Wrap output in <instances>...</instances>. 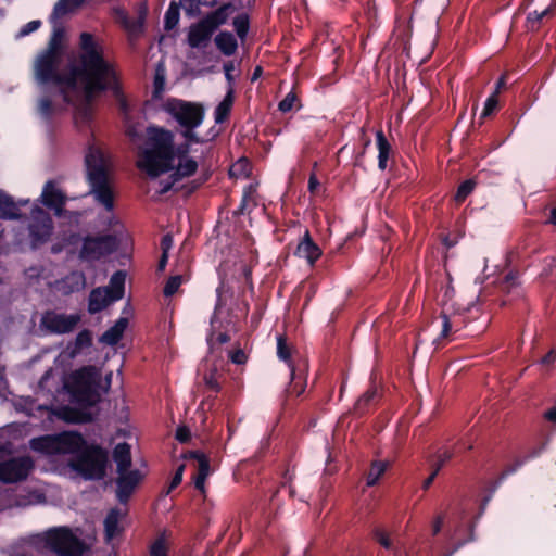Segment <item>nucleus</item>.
Masks as SVG:
<instances>
[{
	"instance_id": "obj_21",
	"label": "nucleus",
	"mask_w": 556,
	"mask_h": 556,
	"mask_svg": "<svg viewBox=\"0 0 556 556\" xmlns=\"http://www.w3.org/2000/svg\"><path fill=\"white\" fill-rule=\"evenodd\" d=\"M113 302L115 301L111 299L103 288H94L88 298V312L90 314L100 313Z\"/></svg>"
},
{
	"instance_id": "obj_35",
	"label": "nucleus",
	"mask_w": 556,
	"mask_h": 556,
	"mask_svg": "<svg viewBox=\"0 0 556 556\" xmlns=\"http://www.w3.org/2000/svg\"><path fill=\"white\" fill-rule=\"evenodd\" d=\"M440 318L442 319V329L439 337L435 339V342L438 343L441 340L448 338L454 328L455 331L459 330L457 324V319L459 318V316H454V318L452 319L444 311H442L440 314Z\"/></svg>"
},
{
	"instance_id": "obj_44",
	"label": "nucleus",
	"mask_w": 556,
	"mask_h": 556,
	"mask_svg": "<svg viewBox=\"0 0 556 556\" xmlns=\"http://www.w3.org/2000/svg\"><path fill=\"white\" fill-rule=\"evenodd\" d=\"M219 376L220 375L218 374V370L215 367L211 368L203 376L205 387L214 393H218L220 391V384L218 380Z\"/></svg>"
},
{
	"instance_id": "obj_52",
	"label": "nucleus",
	"mask_w": 556,
	"mask_h": 556,
	"mask_svg": "<svg viewBox=\"0 0 556 556\" xmlns=\"http://www.w3.org/2000/svg\"><path fill=\"white\" fill-rule=\"evenodd\" d=\"M372 538L377 543H379L386 549H391L393 546V543H392L389 534L381 528H375L372 530Z\"/></svg>"
},
{
	"instance_id": "obj_40",
	"label": "nucleus",
	"mask_w": 556,
	"mask_h": 556,
	"mask_svg": "<svg viewBox=\"0 0 556 556\" xmlns=\"http://www.w3.org/2000/svg\"><path fill=\"white\" fill-rule=\"evenodd\" d=\"M389 466L388 462L375 460L371 463L370 470L367 475V485H375L380 477L386 472Z\"/></svg>"
},
{
	"instance_id": "obj_18",
	"label": "nucleus",
	"mask_w": 556,
	"mask_h": 556,
	"mask_svg": "<svg viewBox=\"0 0 556 556\" xmlns=\"http://www.w3.org/2000/svg\"><path fill=\"white\" fill-rule=\"evenodd\" d=\"M88 408L63 406L59 409L58 416L68 424H89L94 420V416Z\"/></svg>"
},
{
	"instance_id": "obj_14",
	"label": "nucleus",
	"mask_w": 556,
	"mask_h": 556,
	"mask_svg": "<svg viewBox=\"0 0 556 556\" xmlns=\"http://www.w3.org/2000/svg\"><path fill=\"white\" fill-rule=\"evenodd\" d=\"M215 30L203 20L190 25L187 34V43L192 49L206 48Z\"/></svg>"
},
{
	"instance_id": "obj_29",
	"label": "nucleus",
	"mask_w": 556,
	"mask_h": 556,
	"mask_svg": "<svg viewBox=\"0 0 556 556\" xmlns=\"http://www.w3.org/2000/svg\"><path fill=\"white\" fill-rule=\"evenodd\" d=\"M198 167L199 164L194 159L178 160V164H174V169L170 170L172 178H174V180H182L184 178L191 177L197 173Z\"/></svg>"
},
{
	"instance_id": "obj_48",
	"label": "nucleus",
	"mask_w": 556,
	"mask_h": 556,
	"mask_svg": "<svg viewBox=\"0 0 556 556\" xmlns=\"http://www.w3.org/2000/svg\"><path fill=\"white\" fill-rule=\"evenodd\" d=\"M497 108H498V96H497V90H495L492 94H490L486 98L480 118H486V117L491 116L497 110Z\"/></svg>"
},
{
	"instance_id": "obj_50",
	"label": "nucleus",
	"mask_w": 556,
	"mask_h": 556,
	"mask_svg": "<svg viewBox=\"0 0 556 556\" xmlns=\"http://www.w3.org/2000/svg\"><path fill=\"white\" fill-rule=\"evenodd\" d=\"M167 551L168 548L164 535L156 538L149 548L150 556H167Z\"/></svg>"
},
{
	"instance_id": "obj_7",
	"label": "nucleus",
	"mask_w": 556,
	"mask_h": 556,
	"mask_svg": "<svg viewBox=\"0 0 556 556\" xmlns=\"http://www.w3.org/2000/svg\"><path fill=\"white\" fill-rule=\"evenodd\" d=\"M45 546L58 556H81L83 542L67 527L48 530L43 535Z\"/></svg>"
},
{
	"instance_id": "obj_38",
	"label": "nucleus",
	"mask_w": 556,
	"mask_h": 556,
	"mask_svg": "<svg viewBox=\"0 0 556 556\" xmlns=\"http://www.w3.org/2000/svg\"><path fill=\"white\" fill-rule=\"evenodd\" d=\"M180 12L179 4L172 1L164 16V29L169 31L176 28L179 23Z\"/></svg>"
},
{
	"instance_id": "obj_20",
	"label": "nucleus",
	"mask_w": 556,
	"mask_h": 556,
	"mask_svg": "<svg viewBox=\"0 0 556 556\" xmlns=\"http://www.w3.org/2000/svg\"><path fill=\"white\" fill-rule=\"evenodd\" d=\"M238 38L229 30H222L214 37L216 49L225 56L236 54L238 50Z\"/></svg>"
},
{
	"instance_id": "obj_13",
	"label": "nucleus",
	"mask_w": 556,
	"mask_h": 556,
	"mask_svg": "<svg viewBox=\"0 0 556 556\" xmlns=\"http://www.w3.org/2000/svg\"><path fill=\"white\" fill-rule=\"evenodd\" d=\"M143 479V475L138 469H128L118 473L116 479V497L119 503L127 504L135 489Z\"/></svg>"
},
{
	"instance_id": "obj_57",
	"label": "nucleus",
	"mask_w": 556,
	"mask_h": 556,
	"mask_svg": "<svg viewBox=\"0 0 556 556\" xmlns=\"http://www.w3.org/2000/svg\"><path fill=\"white\" fill-rule=\"evenodd\" d=\"M230 341V337L227 332H219L216 337L214 332L207 337V343L213 346L214 344H225Z\"/></svg>"
},
{
	"instance_id": "obj_22",
	"label": "nucleus",
	"mask_w": 556,
	"mask_h": 556,
	"mask_svg": "<svg viewBox=\"0 0 556 556\" xmlns=\"http://www.w3.org/2000/svg\"><path fill=\"white\" fill-rule=\"evenodd\" d=\"M22 214L14 199L0 189V218L7 220L20 219Z\"/></svg>"
},
{
	"instance_id": "obj_17",
	"label": "nucleus",
	"mask_w": 556,
	"mask_h": 556,
	"mask_svg": "<svg viewBox=\"0 0 556 556\" xmlns=\"http://www.w3.org/2000/svg\"><path fill=\"white\" fill-rule=\"evenodd\" d=\"M124 513L118 507L111 508L103 521L104 538L109 542L124 532V527L121 526L119 520L124 517Z\"/></svg>"
},
{
	"instance_id": "obj_24",
	"label": "nucleus",
	"mask_w": 556,
	"mask_h": 556,
	"mask_svg": "<svg viewBox=\"0 0 556 556\" xmlns=\"http://www.w3.org/2000/svg\"><path fill=\"white\" fill-rule=\"evenodd\" d=\"M233 103H235V89L232 86H230V87H228V90H227L224 99L215 108L214 119H215L216 124H223L229 118Z\"/></svg>"
},
{
	"instance_id": "obj_23",
	"label": "nucleus",
	"mask_w": 556,
	"mask_h": 556,
	"mask_svg": "<svg viewBox=\"0 0 556 556\" xmlns=\"http://www.w3.org/2000/svg\"><path fill=\"white\" fill-rule=\"evenodd\" d=\"M128 326V319L126 317H119L115 324L105 330L100 337V342L108 345L117 344Z\"/></svg>"
},
{
	"instance_id": "obj_26",
	"label": "nucleus",
	"mask_w": 556,
	"mask_h": 556,
	"mask_svg": "<svg viewBox=\"0 0 556 556\" xmlns=\"http://www.w3.org/2000/svg\"><path fill=\"white\" fill-rule=\"evenodd\" d=\"M126 273L116 270L110 278L109 287L103 288L114 301H119L125 293Z\"/></svg>"
},
{
	"instance_id": "obj_32",
	"label": "nucleus",
	"mask_w": 556,
	"mask_h": 556,
	"mask_svg": "<svg viewBox=\"0 0 556 556\" xmlns=\"http://www.w3.org/2000/svg\"><path fill=\"white\" fill-rule=\"evenodd\" d=\"M184 139H185V141L177 146L175 144V140L173 141V163L175 162L176 159H178L179 161H182L185 159H190L189 154L191 152V146L204 143V141H205L200 136H199L198 141H191L188 138H184Z\"/></svg>"
},
{
	"instance_id": "obj_28",
	"label": "nucleus",
	"mask_w": 556,
	"mask_h": 556,
	"mask_svg": "<svg viewBox=\"0 0 556 556\" xmlns=\"http://www.w3.org/2000/svg\"><path fill=\"white\" fill-rule=\"evenodd\" d=\"M232 27L236 33V37L240 40L242 45L248 39L250 28H251V17L248 12H240L232 18Z\"/></svg>"
},
{
	"instance_id": "obj_54",
	"label": "nucleus",
	"mask_w": 556,
	"mask_h": 556,
	"mask_svg": "<svg viewBox=\"0 0 556 556\" xmlns=\"http://www.w3.org/2000/svg\"><path fill=\"white\" fill-rule=\"evenodd\" d=\"M54 112L52 100L49 97H42L39 100V113L46 118L50 119Z\"/></svg>"
},
{
	"instance_id": "obj_33",
	"label": "nucleus",
	"mask_w": 556,
	"mask_h": 556,
	"mask_svg": "<svg viewBox=\"0 0 556 556\" xmlns=\"http://www.w3.org/2000/svg\"><path fill=\"white\" fill-rule=\"evenodd\" d=\"M215 31L228 22V14L220 7L206 13L202 17Z\"/></svg>"
},
{
	"instance_id": "obj_42",
	"label": "nucleus",
	"mask_w": 556,
	"mask_h": 556,
	"mask_svg": "<svg viewBox=\"0 0 556 556\" xmlns=\"http://www.w3.org/2000/svg\"><path fill=\"white\" fill-rule=\"evenodd\" d=\"M92 345V332L89 329H84L76 336L73 353H80L83 350Z\"/></svg>"
},
{
	"instance_id": "obj_3",
	"label": "nucleus",
	"mask_w": 556,
	"mask_h": 556,
	"mask_svg": "<svg viewBox=\"0 0 556 556\" xmlns=\"http://www.w3.org/2000/svg\"><path fill=\"white\" fill-rule=\"evenodd\" d=\"M100 383V371L94 366H84L71 374L64 388L72 402L83 407H93L101 401Z\"/></svg>"
},
{
	"instance_id": "obj_10",
	"label": "nucleus",
	"mask_w": 556,
	"mask_h": 556,
	"mask_svg": "<svg viewBox=\"0 0 556 556\" xmlns=\"http://www.w3.org/2000/svg\"><path fill=\"white\" fill-rule=\"evenodd\" d=\"M34 468V462L28 456L13 457L0 462V481L16 483L25 480Z\"/></svg>"
},
{
	"instance_id": "obj_9",
	"label": "nucleus",
	"mask_w": 556,
	"mask_h": 556,
	"mask_svg": "<svg viewBox=\"0 0 556 556\" xmlns=\"http://www.w3.org/2000/svg\"><path fill=\"white\" fill-rule=\"evenodd\" d=\"M53 219L48 212L41 207L31 210V220L28 224V235L31 249L36 250L47 243L53 232Z\"/></svg>"
},
{
	"instance_id": "obj_64",
	"label": "nucleus",
	"mask_w": 556,
	"mask_h": 556,
	"mask_svg": "<svg viewBox=\"0 0 556 556\" xmlns=\"http://www.w3.org/2000/svg\"><path fill=\"white\" fill-rule=\"evenodd\" d=\"M444 522V516L438 515L432 522V535L439 534Z\"/></svg>"
},
{
	"instance_id": "obj_51",
	"label": "nucleus",
	"mask_w": 556,
	"mask_h": 556,
	"mask_svg": "<svg viewBox=\"0 0 556 556\" xmlns=\"http://www.w3.org/2000/svg\"><path fill=\"white\" fill-rule=\"evenodd\" d=\"M181 282H182V276H180V275H175V276L169 277L164 286L163 294L166 298L173 296L178 291Z\"/></svg>"
},
{
	"instance_id": "obj_25",
	"label": "nucleus",
	"mask_w": 556,
	"mask_h": 556,
	"mask_svg": "<svg viewBox=\"0 0 556 556\" xmlns=\"http://www.w3.org/2000/svg\"><path fill=\"white\" fill-rule=\"evenodd\" d=\"M113 458L116 463L117 473L127 471L131 467L130 445L126 442L118 443L113 450Z\"/></svg>"
},
{
	"instance_id": "obj_45",
	"label": "nucleus",
	"mask_w": 556,
	"mask_h": 556,
	"mask_svg": "<svg viewBox=\"0 0 556 556\" xmlns=\"http://www.w3.org/2000/svg\"><path fill=\"white\" fill-rule=\"evenodd\" d=\"M525 464L526 460L523 458H518L513 464L507 465L496 479L494 488H498L508 476L515 473Z\"/></svg>"
},
{
	"instance_id": "obj_62",
	"label": "nucleus",
	"mask_w": 556,
	"mask_h": 556,
	"mask_svg": "<svg viewBox=\"0 0 556 556\" xmlns=\"http://www.w3.org/2000/svg\"><path fill=\"white\" fill-rule=\"evenodd\" d=\"M160 245H161L162 253L168 254V251L173 247V237L169 233L164 235L161 239Z\"/></svg>"
},
{
	"instance_id": "obj_30",
	"label": "nucleus",
	"mask_w": 556,
	"mask_h": 556,
	"mask_svg": "<svg viewBox=\"0 0 556 556\" xmlns=\"http://www.w3.org/2000/svg\"><path fill=\"white\" fill-rule=\"evenodd\" d=\"M290 376H291V381H290L289 387L287 388L286 392L289 395L300 396L305 391L306 379L302 374H300L298 371L295 366L290 368Z\"/></svg>"
},
{
	"instance_id": "obj_1",
	"label": "nucleus",
	"mask_w": 556,
	"mask_h": 556,
	"mask_svg": "<svg viewBox=\"0 0 556 556\" xmlns=\"http://www.w3.org/2000/svg\"><path fill=\"white\" fill-rule=\"evenodd\" d=\"M53 24L48 45L34 63L36 83L46 90L55 88L56 93L68 105L74 103L71 91L76 90L78 84L84 88L87 100L106 91H112L116 97L121 96L117 72L104 58L103 48L90 33L80 34L76 62L68 65L66 73L60 72L65 29L56 23Z\"/></svg>"
},
{
	"instance_id": "obj_4",
	"label": "nucleus",
	"mask_w": 556,
	"mask_h": 556,
	"mask_svg": "<svg viewBox=\"0 0 556 556\" xmlns=\"http://www.w3.org/2000/svg\"><path fill=\"white\" fill-rule=\"evenodd\" d=\"M89 193L104 206L108 212L114 208V192L110 185L109 173L100 152L89 150L85 156Z\"/></svg>"
},
{
	"instance_id": "obj_61",
	"label": "nucleus",
	"mask_w": 556,
	"mask_h": 556,
	"mask_svg": "<svg viewBox=\"0 0 556 556\" xmlns=\"http://www.w3.org/2000/svg\"><path fill=\"white\" fill-rule=\"evenodd\" d=\"M179 180H174V178H172V174L168 176L167 179H163L160 181V185H161V190H160V194H165L167 193L168 191L172 190L173 186L178 182Z\"/></svg>"
},
{
	"instance_id": "obj_56",
	"label": "nucleus",
	"mask_w": 556,
	"mask_h": 556,
	"mask_svg": "<svg viewBox=\"0 0 556 556\" xmlns=\"http://www.w3.org/2000/svg\"><path fill=\"white\" fill-rule=\"evenodd\" d=\"M250 199H251V186H249L244 189L240 205L238 206V208L235 211L233 214L237 216L243 215L247 211V205H248V202L250 201Z\"/></svg>"
},
{
	"instance_id": "obj_39",
	"label": "nucleus",
	"mask_w": 556,
	"mask_h": 556,
	"mask_svg": "<svg viewBox=\"0 0 556 556\" xmlns=\"http://www.w3.org/2000/svg\"><path fill=\"white\" fill-rule=\"evenodd\" d=\"M122 21L127 30L131 34H139L143 30L146 13L141 12L136 18H130L126 13H122Z\"/></svg>"
},
{
	"instance_id": "obj_60",
	"label": "nucleus",
	"mask_w": 556,
	"mask_h": 556,
	"mask_svg": "<svg viewBox=\"0 0 556 556\" xmlns=\"http://www.w3.org/2000/svg\"><path fill=\"white\" fill-rule=\"evenodd\" d=\"M231 362L237 365L244 364L247 362V355L243 352V350L238 349L236 351H232L229 355Z\"/></svg>"
},
{
	"instance_id": "obj_36",
	"label": "nucleus",
	"mask_w": 556,
	"mask_h": 556,
	"mask_svg": "<svg viewBox=\"0 0 556 556\" xmlns=\"http://www.w3.org/2000/svg\"><path fill=\"white\" fill-rule=\"evenodd\" d=\"M188 458L198 462L197 475L208 477L211 472L210 458L201 451H190L187 455Z\"/></svg>"
},
{
	"instance_id": "obj_31",
	"label": "nucleus",
	"mask_w": 556,
	"mask_h": 556,
	"mask_svg": "<svg viewBox=\"0 0 556 556\" xmlns=\"http://www.w3.org/2000/svg\"><path fill=\"white\" fill-rule=\"evenodd\" d=\"M81 0H59L53 8L50 21L51 23H56L59 17H62L70 12H72L75 8L79 7Z\"/></svg>"
},
{
	"instance_id": "obj_16",
	"label": "nucleus",
	"mask_w": 556,
	"mask_h": 556,
	"mask_svg": "<svg viewBox=\"0 0 556 556\" xmlns=\"http://www.w3.org/2000/svg\"><path fill=\"white\" fill-rule=\"evenodd\" d=\"M294 254L305 258L309 266H314L321 256V249L314 242L308 229L305 230L303 238L298 243Z\"/></svg>"
},
{
	"instance_id": "obj_5",
	"label": "nucleus",
	"mask_w": 556,
	"mask_h": 556,
	"mask_svg": "<svg viewBox=\"0 0 556 556\" xmlns=\"http://www.w3.org/2000/svg\"><path fill=\"white\" fill-rule=\"evenodd\" d=\"M109 454L97 443H87L86 446L72 457L70 467L85 480L99 481L106 476Z\"/></svg>"
},
{
	"instance_id": "obj_58",
	"label": "nucleus",
	"mask_w": 556,
	"mask_h": 556,
	"mask_svg": "<svg viewBox=\"0 0 556 556\" xmlns=\"http://www.w3.org/2000/svg\"><path fill=\"white\" fill-rule=\"evenodd\" d=\"M83 92L85 93V91L83 90ZM99 94H97L92 100H87L86 96L84 94V98H85V104L78 109V113L80 114L81 118L86 122L90 121L91 118V109H90V105L91 103L94 101V99L98 97Z\"/></svg>"
},
{
	"instance_id": "obj_19",
	"label": "nucleus",
	"mask_w": 556,
	"mask_h": 556,
	"mask_svg": "<svg viewBox=\"0 0 556 556\" xmlns=\"http://www.w3.org/2000/svg\"><path fill=\"white\" fill-rule=\"evenodd\" d=\"M30 448L45 455H59L56 433L45 434L33 438L29 442Z\"/></svg>"
},
{
	"instance_id": "obj_46",
	"label": "nucleus",
	"mask_w": 556,
	"mask_h": 556,
	"mask_svg": "<svg viewBox=\"0 0 556 556\" xmlns=\"http://www.w3.org/2000/svg\"><path fill=\"white\" fill-rule=\"evenodd\" d=\"M454 453L448 448L439 450L434 456V459H431V468H438V473L443 468V466L452 459Z\"/></svg>"
},
{
	"instance_id": "obj_37",
	"label": "nucleus",
	"mask_w": 556,
	"mask_h": 556,
	"mask_svg": "<svg viewBox=\"0 0 556 556\" xmlns=\"http://www.w3.org/2000/svg\"><path fill=\"white\" fill-rule=\"evenodd\" d=\"M556 13V9L554 5H549L547 7L546 9H544L543 11L539 12V11H533V12H530L527 16V22L530 24V28L532 30H535L539 28L541 22L543 21V18L545 17H552L554 16Z\"/></svg>"
},
{
	"instance_id": "obj_63",
	"label": "nucleus",
	"mask_w": 556,
	"mask_h": 556,
	"mask_svg": "<svg viewBox=\"0 0 556 556\" xmlns=\"http://www.w3.org/2000/svg\"><path fill=\"white\" fill-rule=\"evenodd\" d=\"M235 70V66H233V63L231 61L229 62H226L224 64V73H225V77L229 84V87L232 86V83H233V76H232V71Z\"/></svg>"
},
{
	"instance_id": "obj_49",
	"label": "nucleus",
	"mask_w": 556,
	"mask_h": 556,
	"mask_svg": "<svg viewBox=\"0 0 556 556\" xmlns=\"http://www.w3.org/2000/svg\"><path fill=\"white\" fill-rule=\"evenodd\" d=\"M125 134L134 143L140 141L143 137L146 138V132H142L140 123H127Z\"/></svg>"
},
{
	"instance_id": "obj_41",
	"label": "nucleus",
	"mask_w": 556,
	"mask_h": 556,
	"mask_svg": "<svg viewBox=\"0 0 556 556\" xmlns=\"http://www.w3.org/2000/svg\"><path fill=\"white\" fill-rule=\"evenodd\" d=\"M277 356L280 361L287 363L289 368L294 367L291 362V346L287 342V338L282 334L277 337Z\"/></svg>"
},
{
	"instance_id": "obj_2",
	"label": "nucleus",
	"mask_w": 556,
	"mask_h": 556,
	"mask_svg": "<svg viewBox=\"0 0 556 556\" xmlns=\"http://www.w3.org/2000/svg\"><path fill=\"white\" fill-rule=\"evenodd\" d=\"M175 134L154 124L146 128L144 149L139 152L138 168L149 177L157 178L174 169L173 141Z\"/></svg>"
},
{
	"instance_id": "obj_59",
	"label": "nucleus",
	"mask_w": 556,
	"mask_h": 556,
	"mask_svg": "<svg viewBox=\"0 0 556 556\" xmlns=\"http://www.w3.org/2000/svg\"><path fill=\"white\" fill-rule=\"evenodd\" d=\"M175 439L180 443H187L191 439L190 429L187 426H179L176 429Z\"/></svg>"
},
{
	"instance_id": "obj_12",
	"label": "nucleus",
	"mask_w": 556,
	"mask_h": 556,
	"mask_svg": "<svg viewBox=\"0 0 556 556\" xmlns=\"http://www.w3.org/2000/svg\"><path fill=\"white\" fill-rule=\"evenodd\" d=\"M41 203L52 210L56 217L64 215V207L67 202V195L56 187V182L52 179L48 180L40 195Z\"/></svg>"
},
{
	"instance_id": "obj_43",
	"label": "nucleus",
	"mask_w": 556,
	"mask_h": 556,
	"mask_svg": "<svg viewBox=\"0 0 556 556\" xmlns=\"http://www.w3.org/2000/svg\"><path fill=\"white\" fill-rule=\"evenodd\" d=\"M477 186V181L475 179H467L463 181L454 195V199L457 203H463L469 194L472 193Z\"/></svg>"
},
{
	"instance_id": "obj_34",
	"label": "nucleus",
	"mask_w": 556,
	"mask_h": 556,
	"mask_svg": "<svg viewBox=\"0 0 556 556\" xmlns=\"http://www.w3.org/2000/svg\"><path fill=\"white\" fill-rule=\"evenodd\" d=\"M302 108L301 100L294 89L289 91L278 103V110L281 113H288L293 110L299 111Z\"/></svg>"
},
{
	"instance_id": "obj_8",
	"label": "nucleus",
	"mask_w": 556,
	"mask_h": 556,
	"mask_svg": "<svg viewBox=\"0 0 556 556\" xmlns=\"http://www.w3.org/2000/svg\"><path fill=\"white\" fill-rule=\"evenodd\" d=\"M117 249V239L114 235H88L83 239L78 254L81 261L92 262L111 255Z\"/></svg>"
},
{
	"instance_id": "obj_27",
	"label": "nucleus",
	"mask_w": 556,
	"mask_h": 556,
	"mask_svg": "<svg viewBox=\"0 0 556 556\" xmlns=\"http://www.w3.org/2000/svg\"><path fill=\"white\" fill-rule=\"evenodd\" d=\"M376 146L378 149V167L379 169L384 170L393 150L381 129L376 132Z\"/></svg>"
},
{
	"instance_id": "obj_15",
	"label": "nucleus",
	"mask_w": 556,
	"mask_h": 556,
	"mask_svg": "<svg viewBox=\"0 0 556 556\" xmlns=\"http://www.w3.org/2000/svg\"><path fill=\"white\" fill-rule=\"evenodd\" d=\"M60 454H71L77 456L78 453L88 443L84 435L78 431H62L56 433Z\"/></svg>"
},
{
	"instance_id": "obj_47",
	"label": "nucleus",
	"mask_w": 556,
	"mask_h": 556,
	"mask_svg": "<svg viewBox=\"0 0 556 556\" xmlns=\"http://www.w3.org/2000/svg\"><path fill=\"white\" fill-rule=\"evenodd\" d=\"M377 396V389L369 388L356 402L354 409L362 414L370 402Z\"/></svg>"
},
{
	"instance_id": "obj_11",
	"label": "nucleus",
	"mask_w": 556,
	"mask_h": 556,
	"mask_svg": "<svg viewBox=\"0 0 556 556\" xmlns=\"http://www.w3.org/2000/svg\"><path fill=\"white\" fill-rule=\"evenodd\" d=\"M80 321L78 314L66 315L54 311L46 312L41 317V326L50 333L64 334L72 332Z\"/></svg>"
},
{
	"instance_id": "obj_6",
	"label": "nucleus",
	"mask_w": 556,
	"mask_h": 556,
	"mask_svg": "<svg viewBox=\"0 0 556 556\" xmlns=\"http://www.w3.org/2000/svg\"><path fill=\"white\" fill-rule=\"evenodd\" d=\"M165 111L181 127L179 134L182 138H188L191 141L199 140L195 129L202 124L205 115L204 106L201 103L173 99L165 104Z\"/></svg>"
},
{
	"instance_id": "obj_53",
	"label": "nucleus",
	"mask_w": 556,
	"mask_h": 556,
	"mask_svg": "<svg viewBox=\"0 0 556 556\" xmlns=\"http://www.w3.org/2000/svg\"><path fill=\"white\" fill-rule=\"evenodd\" d=\"M184 470H185V465L181 464L180 466H178V468L176 469L172 480H170V483L168 484V486L166 488V490L163 491V494L166 496V495H169L182 481V475H184Z\"/></svg>"
},
{
	"instance_id": "obj_55",
	"label": "nucleus",
	"mask_w": 556,
	"mask_h": 556,
	"mask_svg": "<svg viewBox=\"0 0 556 556\" xmlns=\"http://www.w3.org/2000/svg\"><path fill=\"white\" fill-rule=\"evenodd\" d=\"M41 26V21L34 20L26 23L18 31V37H25L36 31Z\"/></svg>"
}]
</instances>
